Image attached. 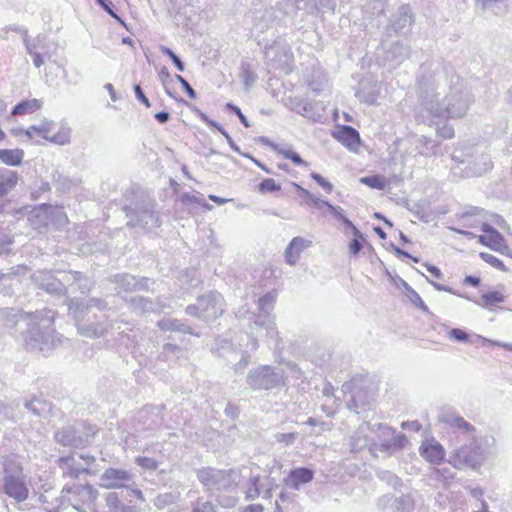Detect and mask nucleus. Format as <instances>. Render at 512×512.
<instances>
[{
	"label": "nucleus",
	"mask_w": 512,
	"mask_h": 512,
	"mask_svg": "<svg viewBox=\"0 0 512 512\" xmlns=\"http://www.w3.org/2000/svg\"><path fill=\"white\" fill-rule=\"evenodd\" d=\"M2 468L4 474V494L18 503L27 500L29 496V488L20 463L10 457H5L2 461Z\"/></svg>",
	"instance_id": "nucleus-4"
},
{
	"label": "nucleus",
	"mask_w": 512,
	"mask_h": 512,
	"mask_svg": "<svg viewBox=\"0 0 512 512\" xmlns=\"http://www.w3.org/2000/svg\"><path fill=\"white\" fill-rule=\"evenodd\" d=\"M24 407L36 417H43L51 410V404L40 398L25 400Z\"/></svg>",
	"instance_id": "nucleus-30"
},
{
	"label": "nucleus",
	"mask_w": 512,
	"mask_h": 512,
	"mask_svg": "<svg viewBox=\"0 0 512 512\" xmlns=\"http://www.w3.org/2000/svg\"><path fill=\"white\" fill-rule=\"evenodd\" d=\"M135 462L138 466H140L143 469L154 471L158 468L157 461L150 457L139 456L136 458Z\"/></svg>",
	"instance_id": "nucleus-48"
},
{
	"label": "nucleus",
	"mask_w": 512,
	"mask_h": 512,
	"mask_svg": "<svg viewBox=\"0 0 512 512\" xmlns=\"http://www.w3.org/2000/svg\"><path fill=\"white\" fill-rule=\"evenodd\" d=\"M336 138L346 147L355 150L360 143V135L358 131L351 127L344 125L336 135Z\"/></svg>",
	"instance_id": "nucleus-25"
},
{
	"label": "nucleus",
	"mask_w": 512,
	"mask_h": 512,
	"mask_svg": "<svg viewBox=\"0 0 512 512\" xmlns=\"http://www.w3.org/2000/svg\"><path fill=\"white\" fill-rule=\"evenodd\" d=\"M363 241H364L363 235L361 237L354 236V238L350 241V243H349V253L352 256H357L359 254V252L362 250V248H363Z\"/></svg>",
	"instance_id": "nucleus-50"
},
{
	"label": "nucleus",
	"mask_w": 512,
	"mask_h": 512,
	"mask_svg": "<svg viewBox=\"0 0 512 512\" xmlns=\"http://www.w3.org/2000/svg\"><path fill=\"white\" fill-rule=\"evenodd\" d=\"M226 109H228L229 111L235 113L240 122L247 128H249L251 126L250 122L248 121L247 117L242 113L241 109L234 105L233 103H227L226 105Z\"/></svg>",
	"instance_id": "nucleus-55"
},
{
	"label": "nucleus",
	"mask_w": 512,
	"mask_h": 512,
	"mask_svg": "<svg viewBox=\"0 0 512 512\" xmlns=\"http://www.w3.org/2000/svg\"><path fill=\"white\" fill-rule=\"evenodd\" d=\"M480 257L483 261L490 264L492 267L497 268L499 270H506L503 261L495 257L494 255L486 252H481Z\"/></svg>",
	"instance_id": "nucleus-46"
},
{
	"label": "nucleus",
	"mask_w": 512,
	"mask_h": 512,
	"mask_svg": "<svg viewBox=\"0 0 512 512\" xmlns=\"http://www.w3.org/2000/svg\"><path fill=\"white\" fill-rule=\"evenodd\" d=\"M58 464L63 474L71 478H78L81 473H89L88 469L77 463L72 455L60 457Z\"/></svg>",
	"instance_id": "nucleus-24"
},
{
	"label": "nucleus",
	"mask_w": 512,
	"mask_h": 512,
	"mask_svg": "<svg viewBox=\"0 0 512 512\" xmlns=\"http://www.w3.org/2000/svg\"><path fill=\"white\" fill-rule=\"evenodd\" d=\"M487 238V246L493 250H499L504 244V237L498 231L488 234Z\"/></svg>",
	"instance_id": "nucleus-45"
},
{
	"label": "nucleus",
	"mask_w": 512,
	"mask_h": 512,
	"mask_svg": "<svg viewBox=\"0 0 512 512\" xmlns=\"http://www.w3.org/2000/svg\"><path fill=\"white\" fill-rule=\"evenodd\" d=\"M240 78L246 89H250L257 81V75L251 70L248 62H242L240 67Z\"/></svg>",
	"instance_id": "nucleus-39"
},
{
	"label": "nucleus",
	"mask_w": 512,
	"mask_h": 512,
	"mask_svg": "<svg viewBox=\"0 0 512 512\" xmlns=\"http://www.w3.org/2000/svg\"><path fill=\"white\" fill-rule=\"evenodd\" d=\"M278 190H280V185L277 184L272 178H266L259 184V191L261 193L275 192Z\"/></svg>",
	"instance_id": "nucleus-47"
},
{
	"label": "nucleus",
	"mask_w": 512,
	"mask_h": 512,
	"mask_svg": "<svg viewBox=\"0 0 512 512\" xmlns=\"http://www.w3.org/2000/svg\"><path fill=\"white\" fill-rule=\"evenodd\" d=\"M38 289L54 296H66V288L62 287L59 275L51 271H38L31 277Z\"/></svg>",
	"instance_id": "nucleus-13"
},
{
	"label": "nucleus",
	"mask_w": 512,
	"mask_h": 512,
	"mask_svg": "<svg viewBox=\"0 0 512 512\" xmlns=\"http://www.w3.org/2000/svg\"><path fill=\"white\" fill-rule=\"evenodd\" d=\"M175 78L181 84V86L183 87V89L185 90V92L187 93V95L190 98H193V99L196 98L195 90L191 87V85L188 83V81L185 78H183L181 75H178V74L175 75Z\"/></svg>",
	"instance_id": "nucleus-59"
},
{
	"label": "nucleus",
	"mask_w": 512,
	"mask_h": 512,
	"mask_svg": "<svg viewBox=\"0 0 512 512\" xmlns=\"http://www.w3.org/2000/svg\"><path fill=\"white\" fill-rule=\"evenodd\" d=\"M410 51L411 48L409 45L401 41H396L387 50L386 59L388 61L395 62L396 64H400L410 56Z\"/></svg>",
	"instance_id": "nucleus-26"
},
{
	"label": "nucleus",
	"mask_w": 512,
	"mask_h": 512,
	"mask_svg": "<svg viewBox=\"0 0 512 512\" xmlns=\"http://www.w3.org/2000/svg\"><path fill=\"white\" fill-rule=\"evenodd\" d=\"M158 327L163 331L181 332L184 334H194L191 327L183 320L163 319L158 322Z\"/></svg>",
	"instance_id": "nucleus-29"
},
{
	"label": "nucleus",
	"mask_w": 512,
	"mask_h": 512,
	"mask_svg": "<svg viewBox=\"0 0 512 512\" xmlns=\"http://www.w3.org/2000/svg\"><path fill=\"white\" fill-rule=\"evenodd\" d=\"M311 245V241L302 237H294L285 249L286 262L294 266L300 256V253Z\"/></svg>",
	"instance_id": "nucleus-22"
},
{
	"label": "nucleus",
	"mask_w": 512,
	"mask_h": 512,
	"mask_svg": "<svg viewBox=\"0 0 512 512\" xmlns=\"http://www.w3.org/2000/svg\"><path fill=\"white\" fill-rule=\"evenodd\" d=\"M197 479L207 491H228L236 487V475L233 470H219L203 467L196 472Z\"/></svg>",
	"instance_id": "nucleus-12"
},
{
	"label": "nucleus",
	"mask_w": 512,
	"mask_h": 512,
	"mask_svg": "<svg viewBox=\"0 0 512 512\" xmlns=\"http://www.w3.org/2000/svg\"><path fill=\"white\" fill-rule=\"evenodd\" d=\"M453 159L466 164L464 171L467 176H481L492 167L490 156L478 148L468 147L465 150H455Z\"/></svg>",
	"instance_id": "nucleus-11"
},
{
	"label": "nucleus",
	"mask_w": 512,
	"mask_h": 512,
	"mask_svg": "<svg viewBox=\"0 0 512 512\" xmlns=\"http://www.w3.org/2000/svg\"><path fill=\"white\" fill-rule=\"evenodd\" d=\"M132 474L124 469L108 468L100 476L101 486L107 489L129 488Z\"/></svg>",
	"instance_id": "nucleus-15"
},
{
	"label": "nucleus",
	"mask_w": 512,
	"mask_h": 512,
	"mask_svg": "<svg viewBox=\"0 0 512 512\" xmlns=\"http://www.w3.org/2000/svg\"><path fill=\"white\" fill-rule=\"evenodd\" d=\"M469 444L455 449L449 456L448 462L457 469H477L484 461L483 449L475 437H467Z\"/></svg>",
	"instance_id": "nucleus-8"
},
{
	"label": "nucleus",
	"mask_w": 512,
	"mask_h": 512,
	"mask_svg": "<svg viewBox=\"0 0 512 512\" xmlns=\"http://www.w3.org/2000/svg\"><path fill=\"white\" fill-rule=\"evenodd\" d=\"M223 298L218 292H210L197 298L195 304L186 308V314L204 321H214L222 315Z\"/></svg>",
	"instance_id": "nucleus-10"
},
{
	"label": "nucleus",
	"mask_w": 512,
	"mask_h": 512,
	"mask_svg": "<svg viewBox=\"0 0 512 512\" xmlns=\"http://www.w3.org/2000/svg\"><path fill=\"white\" fill-rule=\"evenodd\" d=\"M415 501L410 494H403L396 497L392 505L395 512H412L414 510Z\"/></svg>",
	"instance_id": "nucleus-35"
},
{
	"label": "nucleus",
	"mask_w": 512,
	"mask_h": 512,
	"mask_svg": "<svg viewBox=\"0 0 512 512\" xmlns=\"http://www.w3.org/2000/svg\"><path fill=\"white\" fill-rule=\"evenodd\" d=\"M192 512H217L216 506L211 501L196 502L193 505Z\"/></svg>",
	"instance_id": "nucleus-51"
},
{
	"label": "nucleus",
	"mask_w": 512,
	"mask_h": 512,
	"mask_svg": "<svg viewBox=\"0 0 512 512\" xmlns=\"http://www.w3.org/2000/svg\"><path fill=\"white\" fill-rule=\"evenodd\" d=\"M420 454L430 463L439 464L444 458V449L438 442L423 443L420 447Z\"/></svg>",
	"instance_id": "nucleus-23"
},
{
	"label": "nucleus",
	"mask_w": 512,
	"mask_h": 512,
	"mask_svg": "<svg viewBox=\"0 0 512 512\" xmlns=\"http://www.w3.org/2000/svg\"><path fill=\"white\" fill-rule=\"evenodd\" d=\"M69 492H74L83 497V500L89 503H94L98 496V491L89 484L86 485H78L74 488L68 490Z\"/></svg>",
	"instance_id": "nucleus-37"
},
{
	"label": "nucleus",
	"mask_w": 512,
	"mask_h": 512,
	"mask_svg": "<svg viewBox=\"0 0 512 512\" xmlns=\"http://www.w3.org/2000/svg\"><path fill=\"white\" fill-rule=\"evenodd\" d=\"M55 315L56 312L49 309L32 313L6 309L2 313L5 326L19 332V341L25 349L43 353L49 352L61 342L53 327Z\"/></svg>",
	"instance_id": "nucleus-2"
},
{
	"label": "nucleus",
	"mask_w": 512,
	"mask_h": 512,
	"mask_svg": "<svg viewBox=\"0 0 512 512\" xmlns=\"http://www.w3.org/2000/svg\"><path fill=\"white\" fill-rule=\"evenodd\" d=\"M392 443L395 450H400L406 446L408 443L407 437L405 434H397L392 438Z\"/></svg>",
	"instance_id": "nucleus-62"
},
{
	"label": "nucleus",
	"mask_w": 512,
	"mask_h": 512,
	"mask_svg": "<svg viewBox=\"0 0 512 512\" xmlns=\"http://www.w3.org/2000/svg\"><path fill=\"white\" fill-rule=\"evenodd\" d=\"M110 282L116 285L115 290L118 295L134 291L148 290V278L137 280L135 276L128 273L115 274L109 278Z\"/></svg>",
	"instance_id": "nucleus-14"
},
{
	"label": "nucleus",
	"mask_w": 512,
	"mask_h": 512,
	"mask_svg": "<svg viewBox=\"0 0 512 512\" xmlns=\"http://www.w3.org/2000/svg\"><path fill=\"white\" fill-rule=\"evenodd\" d=\"M257 304L259 310L258 315L240 309L237 316L239 318H247L248 321H253V326H251L252 331L258 328H264L267 336L274 337L278 333L275 329L274 318L270 315V312L274 308L275 297L267 293L258 299Z\"/></svg>",
	"instance_id": "nucleus-7"
},
{
	"label": "nucleus",
	"mask_w": 512,
	"mask_h": 512,
	"mask_svg": "<svg viewBox=\"0 0 512 512\" xmlns=\"http://www.w3.org/2000/svg\"><path fill=\"white\" fill-rule=\"evenodd\" d=\"M259 476L252 477L250 479V486L246 491V500H254L260 495V489H259Z\"/></svg>",
	"instance_id": "nucleus-44"
},
{
	"label": "nucleus",
	"mask_w": 512,
	"mask_h": 512,
	"mask_svg": "<svg viewBox=\"0 0 512 512\" xmlns=\"http://www.w3.org/2000/svg\"><path fill=\"white\" fill-rule=\"evenodd\" d=\"M438 418L440 422L460 430L466 437H475L477 434L476 428L453 410H442Z\"/></svg>",
	"instance_id": "nucleus-16"
},
{
	"label": "nucleus",
	"mask_w": 512,
	"mask_h": 512,
	"mask_svg": "<svg viewBox=\"0 0 512 512\" xmlns=\"http://www.w3.org/2000/svg\"><path fill=\"white\" fill-rule=\"evenodd\" d=\"M12 244V237L4 228H0V253L7 250Z\"/></svg>",
	"instance_id": "nucleus-56"
},
{
	"label": "nucleus",
	"mask_w": 512,
	"mask_h": 512,
	"mask_svg": "<svg viewBox=\"0 0 512 512\" xmlns=\"http://www.w3.org/2000/svg\"><path fill=\"white\" fill-rule=\"evenodd\" d=\"M211 350L219 357H226L234 352V346L230 340L218 337L215 339Z\"/></svg>",
	"instance_id": "nucleus-36"
},
{
	"label": "nucleus",
	"mask_w": 512,
	"mask_h": 512,
	"mask_svg": "<svg viewBox=\"0 0 512 512\" xmlns=\"http://www.w3.org/2000/svg\"><path fill=\"white\" fill-rule=\"evenodd\" d=\"M407 297L410 300V302L412 304H414L416 307L421 309L423 312H428V307L426 306V304L423 302L420 295L415 290H411L410 293L407 295Z\"/></svg>",
	"instance_id": "nucleus-52"
},
{
	"label": "nucleus",
	"mask_w": 512,
	"mask_h": 512,
	"mask_svg": "<svg viewBox=\"0 0 512 512\" xmlns=\"http://www.w3.org/2000/svg\"><path fill=\"white\" fill-rule=\"evenodd\" d=\"M95 433L96 429L94 426L86 422H76L56 430L54 439L63 446L78 449L90 444Z\"/></svg>",
	"instance_id": "nucleus-6"
},
{
	"label": "nucleus",
	"mask_w": 512,
	"mask_h": 512,
	"mask_svg": "<svg viewBox=\"0 0 512 512\" xmlns=\"http://www.w3.org/2000/svg\"><path fill=\"white\" fill-rule=\"evenodd\" d=\"M298 437V433L296 432H291V433H277L275 435V440L278 442V443H282L284 445H290L292 444L296 438Z\"/></svg>",
	"instance_id": "nucleus-53"
},
{
	"label": "nucleus",
	"mask_w": 512,
	"mask_h": 512,
	"mask_svg": "<svg viewBox=\"0 0 512 512\" xmlns=\"http://www.w3.org/2000/svg\"><path fill=\"white\" fill-rule=\"evenodd\" d=\"M41 107L39 100L30 99L19 102L12 110L13 115L32 113Z\"/></svg>",
	"instance_id": "nucleus-38"
},
{
	"label": "nucleus",
	"mask_w": 512,
	"mask_h": 512,
	"mask_svg": "<svg viewBox=\"0 0 512 512\" xmlns=\"http://www.w3.org/2000/svg\"><path fill=\"white\" fill-rule=\"evenodd\" d=\"M246 383L253 390H271L284 384V372L277 367L260 365L248 372Z\"/></svg>",
	"instance_id": "nucleus-9"
},
{
	"label": "nucleus",
	"mask_w": 512,
	"mask_h": 512,
	"mask_svg": "<svg viewBox=\"0 0 512 512\" xmlns=\"http://www.w3.org/2000/svg\"><path fill=\"white\" fill-rule=\"evenodd\" d=\"M109 512H125L126 506L119 500L118 494L110 492L105 497Z\"/></svg>",
	"instance_id": "nucleus-40"
},
{
	"label": "nucleus",
	"mask_w": 512,
	"mask_h": 512,
	"mask_svg": "<svg viewBox=\"0 0 512 512\" xmlns=\"http://www.w3.org/2000/svg\"><path fill=\"white\" fill-rule=\"evenodd\" d=\"M367 432H368V426L361 425L353 433V435L350 438V448H351L352 452L361 451L368 445L369 439H368Z\"/></svg>",
	"instance_id": "nucleus-28"
},
{
	"label": "nucleus",
	"mask_w": 512,
	"mask_h": 512,
	"mask_svg": "<svg viewBox=\"0 0 512 512\" xmlns=\"http://www.w3.org/2000/svg\"><path fill=\"white\" fill-rule=\"evenodd\" d=\"M283 155L286 159L291 160L295 165H307L301 156L293 150H285L283 151Z\"/></svg>",
	"instance_id": "nucleus-58"
},
{
	"label": "nucleus",
	"mask_w": 512,
	"mask_h": 512,
	"mask_svg": "<svg viewBox=\"0 0 512 512\" xmlns=\"http://www.w3.org/2000/svg\"><path fill=\"white\" fill-rule=\"evenodd\" d=\"M360 182L370 188L378 190H384L387 184L385 178L379 175L362 177L360 178Z\"/></svg>",
	"instance_id": "nucleus-42"
},
{
	"label": "nucleus",
	"mask_w": 512,
	"mask_h": 512,
	"mask_svg": "<svg viewBox=\"0 0 512 512\" xmlns=\"http://www.w3.org/2000/svg\"><path fill=\"white\" fill-rule=\"evenodd\" d=\"M24 151L22 149H0V160L9 166H19L22 163Z\"/></svg>",
	"instance_id": "nucleus-33"
},
{
	"label": "nucleus",
	"mask_w": 512,
	"mask_h": 512,
	"mask_svg": "<svg viewBox=\"0 0 512 512\" xmlns=\"http://www.w3.org/2000/svg\"><path fill=\"white\" fill-rule=\"evenodd\" d=\"M54 127V122L48 120H42L38 124L31 125V129H34V132L45 140L61 145L65 144L68 141V134L64 131L53 133Z\"/></svg>",
	"instance_id": "nucleus-18"
},
{
	"label": "nucleus",
	"mask_w": 512,
	"mask_h": 512,
	"mask_svg": "<svg viewBox=\"0 0 512 512\" xmlns=\"http://www.w3.org/2000/svg\"><path fill=\"white\" fill-rule=\"evenodd\" d=\"M182 353V349L171 343H167L163 346L162 351L158 355V360L162 362L175 363Z\"/></svg>",
	"instance_id": "nucleus-34"
},
{
	"label": "nucleus",
	"mask_w": 512,
	"mask_h": 512,
	"mask_svg": "<svg viewBox=\"0 0 512 512\" xmlns=\"http://www.w3.org/2000/svg\"><path fill=\"white\" fill-rule=\"evenodd\" d=\"M449 338L458 342H467L469 334L460 328H453L449 332Z\"/></svg>",
	"instance_id": "nucleus-54"
},
{
	"label": "nucleus",
	"mask_w": 512,
	"mask_h": 512,
	"mask_svg": "<svg viewBox=\"0 0 512 512\" xmlns=\"http://www.w3.org/2000/svg\"><path fill=\"white\" fill-rule=\"evenodd\" d=\"M46 213H48L50 223L61 229L65 227L69 220L62 207L46 204Z\"/></svg>",
	"instance_id": "nucleus-32"
},
{
	"label": "nucleus",
	"mask_w": 512,
	"mask_h": 512,
	"mask_svg": "<svg viewBox=\"0 0 512 512\" xmlns=\"http://www.w3.org/2000/svg\"><path fill=\"white\" fill-rule=\"evenodd\" d=\"M314 471L308 467H299L292 469L288 476L283 479L284 484L293 489L299 490L302 484H307L313 480Z\"/></svg>",
	"instance_id": "nucleus-20"
},
{
	"label": "nucleus",
	"mask_w": 512,
	"mask_h": 512,
	"mask_svg": "<svg viewBox=\"0 0 512 512\" xmlns=\"http://www.w3.org/2000/svg\"><path fill=\"white\" fill-rule=\"evenodd\" d=\"M78 271H59L62 287L68 289L76 285L78 278ZM65 304L68 307L69 314L75 321L77 332L82 336L90 339L104 337L109 329V325L105 320L99 318L92 312L96 309L100 312L108 308V303L105 299L99 297H91L89 299L69 297L66 295Z\"/></svg>",
	"instance_id": "nucleus-3"
},
{
	"label": "nucleus",
	"mask_w": 512,
	"mask_h": 512,
	"mask_svg": "<svg viewBox=\"0 0 512 512\" xmlns=\"http://www.w3.org/2000/svg\"><path fill=\"white\" fill-rule=\"evenodd\" d=\"M414 22V17L409 5H401L397 12L392 16L390 26L396 33L406 34L410 31Z\"/></svg>",
	"instance_id": "nucleus-17"
},
{
	"label": "nucleus",
	"mask_w": 512,
	"mask_h": 512,
	"mask_svg": "<svg viewBox=\"0 0 512 512\" xmlns=\"http://www.w3.org/2000/svg\"><path fill=\"white\" fill-rule=\"evenodd\" d=\"M250 362V356L247 353H244L241 359L235 364L234 370L236 373H242L243 370Z\"/></svg>",
	"instance_id": "nucleus-64"
},
{
	"label": "nucleus",
	"mask_w": 512,
	"mask_h": 512,
	"mask_svg": "<svg viewBox=\"0 0 512 512\" xmlns=\"http://www.w3.org/2000/svg\"><path fill=\"white\" fill-rule=\"evenodd\" d=\"M278 12L283 13L280 5L265 9L261 15L254 18L253 27L256 31L264 33L272 27L279 19Z\"/></svg>",
	"instance_id": "nucleus-21"
},
{
	"label": "nucleus",
	"mask_w": 512,
	"mask_h": 512,
	"mask_svg": "<svg viewBox=\"0 0 512 512\" xmlns=\"http://www.w3.org/2000/svg\"><path fill=\"white\" fill-rule=\"evenodd\" d=\"M137 201L124 206L126 216L129 218L127 226L151 229L160 226L159 215L156 211V203L150 197L140 194Z\"/></svg>",
	"instance_id": "nucleus-5"
},
{
	"label": "nucleus",
	"mask_w": 512,
	"mask_h": 512,
	"mask_svg": "<svg viewBox=\"0 0 512 512\" xmlns=\"http://www.w3.org/2000/svg\"><path fill=\"white\" fill-rule=\"evenodd\" d=\"M166 409L165 405L154 406V405H145L141 409V414H156L160 416L162 412Z\"/></svg>",
	"instance_id": "nucleus-61"
},
{
	"label": "nucleus",
	"mask_w": 512,
	"mask_h": 512,
	"mask_svg": "<svg viewBox=\"0 0 512 512\" xmlns=\"http://www.w3.org/2000/svg\"><path fill=\"white\" fill-rule=\"evenodd\" d=\"M420 71L419 103L429 114L437 118H461L466 115L473 99L458 76H451L449 93L440 102V93L437 90L446 79V74L437 69L432 71L431 63L422 64Z\"/></svg>",
	"instance_id": "nucleus-1"
},
{
	"label": "nucleus",
	"mask_w": 512,
	"mask_h": 512,
	"mask_svg": "<svg viewBox=\"0 0 512 512\" xmlns=\"http://www.w3.org/2000/svg\"><path fill=\"white\" fill-rule=\"evenodd\" d=\"M311 178L318 183L326 192L330 193L332 191L333 185L327 181L324 177H322L319 173L312 172Z\"/></svg>",
	"instance_id": "nucleus-57"
},
{
	"label": "nucleus",
	"mask_w": 512,
	"mask_h": 512,
	"mask_svg": "<svg viewBox=\"0 0 512 512\" xmlns=\"http://www.w3.org/2000/svg\"><path fill=\"white\" fill-rule=\"evenodd\" d=\"M379 476L382 480L387 481L394 487H396L398 485V483L400 482V479L395 474H393L389 471H383L379 474Z\"/></svg>",
	"instance_id": "nucleus-63"
},
{
	"label": "nucleus",
	"mask_w": 512,
	"mask_h": 512,
	"mask_svg": "<svg viewBox=\"0 0 512 512\" xmlns=\"http://www.w3.org/2000/svg\"><path fill=\"white\" fill-rule=\"evenodd\" d=\"M96 3L101 6V8L107 12L112 18L117 20L118 22L123 24L122 19L117 15V13L114 11V6L111 0H95Z\"/></svg>",
	"instance_id": "nucleus-49"
},
{
	"label": "nucleus",
	"mask_w": 512,
	"mask_h": 512,
	"mask_svg": "<svg viewBox=\"0 0 512 512\" xmlns=\"http://www.w3.org/2000/svg\"><path fill=\"white\" fill-rule=\"evenodd\" d=\"M77 290L81 294H88L94 287V281L89 279L85 274L79 272L78 278L76 279Z\"/></svg>",
	"instance_id": "nucleus-43"
},
{
	"label": "nucleus",
	"mask_w": 512,
	"mask_h": 512,
	"mask_svg": "<svg viewBox=\"0 0 512 512\" xmlns=\"http://www.w3.org/2000/svg\"><path fill=\"white\" fill-rule=\"evenodd\" d=\"M18 179L16 171L0 168V198L4 197L16 186Z\"/></svg>",
	"instance_id": "nucleus-27"
},
{
	"label": "nucleus",
	"mask_w": 512,
	"mask_h": 512,
	"mask_svg": "<svg viewBox=\"0 0 512 512\" xmlns=\"http://www.w3.org/2000/svg\"><path fill=\"white\" fill-rule=\"evenodd\" d=\"M46 212V204L32 210L30 221L34 229L41 231V229L46 228L49 225L50 220L48 213Z\"/></svg>",
	"instance_id": "nucleus-31"
},
{
	"label": "nucleus",
	"mask_w": 512,
	"mask_h": 512,
	"mask_svg": "<svg viewBox=\"0 0 512 512\" xmlns=\"http://www.w3.org/2000/svg\"><path fill=\"white\" fill-rule=\"evenodd\" d=\"M133 90H134V93H135V97L142 104H144L147 108H149L151 106V103H150L149 99L146 97V95L144 94L141 86L139 84H134Z\"/></svg>",
	"instance_id": "nucleus-60"
},
{
	"label": "nucleus",
	"mask_w": 512,
	"mask_h": 512,
	"mask_svg": "<svg viewBox=\"0 0 512 512\" xmlns=\"http://www.w3.org/2000/svg\"><path fill=\"white\" fill-rule=\"evenodd\" d=\"M129 307L132 312L139 314L160 313L164 308L159 300H154L139 295L131 297L129 300Z\"/></svg>",
	"instance_id": "nucleus-19"
},
{
	"label": "nucleus",
	"mask_w": 512,
	"mask_h": 512,
	"mask_svg": "<svg viewBox=\"0 0 512 512\" xmlns=\"http://www.w3.org/2000/svg\"><path fill=\"white\" fill-rule=\"evenodd\" d=\"M482 306L489 307L504 302V295L499 291H489L481 296Z\"/></svg>",
	"instance_id": "nucleus-41"
}]
</instances>
